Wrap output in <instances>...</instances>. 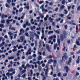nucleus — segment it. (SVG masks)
Returning a JSON list of instances; mask_svg holds the SVG:
<instances>
[{"label": "nucleus", "mask_w": 80, "mask_h": 80, "mask_svg": "<svg viewBox=\"0 0 80 80\" xmlns=\"http://www.w3.org/2000/svg\"><path fill=\"white\" fill-rule=\"evenodd\" d=\"M67 38V33L64 32L63 34H61L60 36V40L61 41H63V38Z\"/></svg>", "instance_id": "1"}, {"label": "nucleus", "mask_w": 80, "mask_h": 80, "mask_svg": "<svg viewBox=\"0 0 80 80\" xmlns=\"http://www.w3.org/2000/svg\"><path fill=\"white\" fill-rule=\"evenodd\" d=\"M50 62H52L53 63V67L55 68L56 67V65H57V60H53L52 59H50Z\"/></svg>", "instance_id": "2"}, {"label": "nucleus", "mask_w": 80, "mask_h": 80, "mask_svg": "<svg viewBox=\"0 0 80 80\" xmlns=\"http://www.w3.org/2000/svg\"><path fill=\"white\" fill-rule=\"evenodd\" d=\"M8 17V16L6 15H5V14H2L1 16L2 19H3L4 18H7Z\"/></svg>", "instance_id": "3"}, {"label": "nucleus", "mask_w": 80, "mask_h": 80, "mask_svg": "<svg viewBox=\"0 0 80 80\" xmlns=\"http://www.w3.org/2000/svg\"><path fill=\"white\" fill-rule=\"evenodd\" d=\"M64 69L66 70V72L67 73H68V70H69V68H68V67L66 66L64 67Z\"/></svg>", "instance_id": "4"}, {"label": "nucleus", "mask_w": 80, "mask_h": 80, "mask_svg": "<svg viewBox=\"0 0 80 80\" xmlns=\"http://www.w3.org/2000/svg\"><path fill=\"white\" fill-rule=\"evenodd\" d=\"M46 48L47 50L49 52H50V49L49 47V46L48 44L46 45Z\"/></svg>", "instance_id": "5"}, {"label": "nucleus", "mask_w": 80, "mask_h": 80, "mask_svg": "<svg viewBox=\"0 0 80 80\" xmlns=\"http://www.w3.org/2000/svg\"><path fill=\"white\" fill-rule=\"evenodd\" d=\"M65 54H64V56H63L62 58V60H63V58H65V60H67V58H68V57L67 56H65Z\"/></svg>", "instance_id": "6"}, {"label": "nucleus", "mask_w": 80, "mask_h": 80, "mask_svg": "<svg viewBox=\"0 0 80 80\" xmlns=\"http://www.w3.org/2000/svg\"><path fill=\"white\" fill-rule=\"evenodd\" d=\"M50 22H52V26H55V22H52V21L53 20V19H52V18H50Z\"/></svg>", "instance_id": "7"}, {"label": "nucleus", "mask_w": 80, "mask_h": 80, "mask_svg": "<svg viewBox=\"0 0 80 80\" xmlns=\"http://www.w3.org/2000/svg\"><path fill=\"white\" fill-rule=\"evenodd\" d=\"M80 56H78V59L77 60H76V62L78 64L79 63H80Z\"/></svg>", "instance_id": "8"}, {"label": "nucleus", "mask_w": 80, "mask_h": 80, "mask_svg": "<svg viewBox=\"0 0 80 80\" xmlns=\"http://www.w3.org/2000/svg\"><path fill=\"white\" fill-rule=\"evenodd\" d=\"M51 68L52 69V71L51 72V75H53V66L52 65L51 66Z\"/></svg>", "instance_id": "9"}, {"label": "nucleus", "mask_w": 80, "mask_h": 80, "mask_svg": "<svg viewBox=\"0 0 80 80\" xmlns=\"http://www.w3.org/2000/svg\"><path fill=\"white\" fill-rule=\"evenodd\" d=\"M64 8H65V6L63 5L61 6L60 8V10H63Z\"/></svg>", "instance_id": "10"}, {"label": "nucleus", "mask_w": 80, "mask_h": 80, "mask_svg": "<svg viewBox=\"0 0 80 80\" xmlns=\"http://www.w3.org/2000/svg\"><path fill=\"white\" fill-rule=\"evenodd\" d=\"M12 19L11 20H7L6 23L7 24H9L10 23V22H12Z\"/></svg>", "instance_id": "11"}, {"label": "nucleus", "mask_w": 80, "mask_h": 80, "mask_svg": "<svg viewBox=\"0 0 80 80\" xmlns=\"http://www.w3.org/2000/svg\"><path fill=\"white\" fill-rule=\"evenodd\" d=\"M72 61V58L70 57V58L69 59V60L68 62V65H69L70 63H71V62Z\"/></svg>", "instance_id": "12"}, {"label": "nucleus", "mask_w": 80, "mask_h": 80, "mask_svg": "<svg viewBox=\"0 0 80 80\" xmlns=\"http://www.w3.org/2000/svg\"><path fill=\"white\" fill-rule=\"evenodd\" d=\"M15 58V57H9L8 58V60H13Z\"/></svg>", "instance_id": "13"}, {"label": "nucleus", "mask_w": 80, "mask_h": 80, "mask_svg": "<svg viewBox=\"0 0 80 80\" xmlns=\"http://www.w3.org/2000/svg\"><path fill=\"white\" fill-rule=\"evenodd\" d=\"M5 27V25L3 24H0V27L1 28H4Z\"/></svg>", "instance_id": "14"}, {"label": "nucleus", "mask_w": 80, "mask_h": 80, "mask_svg": "<svg viewBox=\"0 0 80 80\" xmlns=\"http://www.w3.org/2000/svg\"><path fill=\"white\" fill-rule=\"evenodd\" d=\"M20 40L22 42H23V40H24V37L23 36H21L20 38Z\"/></svg>", "instance_id": "15"}, {"label": "nucleus", "mask_w": 80, "mask_h": 80, "mask_svg": "<svg viewBox=\"0 0 80 80\" xmlns=\"http://www.w3.org/2000/svg\"><path fill=\"white\" fill-rule=\"evenodd\" d=\"M76 43L78 45H80V43L79 42V41H78V40H76Z\"/></svg>", "instance_id": "16"}, {"label": "nucleus", "mask_w": 80, "mask_h": 80, "mask_svg": "<svg viewBox=\"0 0 80 80\" xmlns=\"http://www.w3.org/2000/svg\"><path fill=\"white\" fill-rule=\"evenodd\" d=\"M58 47V44H56L54 45V50H56V48H57V47Z\"/></svg>", "instance_id": "17"}, {"label": "nucleus", "mask_w": 80, "mask_h": 80, "mask_svg": "<svg viewBox=\"0 0 80 80\" xmlns=\"http://www.w3.org/2000/svg\"><path fill=\"white\" fill-rule=\"evenodd\" d=\"M22 10H23V8H21L19 9V12L21 13V12H22Z\"/></svg>", "instance_id": "18"}, {"label": "nucleus", "mask_w": 80, "mask_h": 80, "mask_svg": "<svg viewBox=\"0 0 80 80\" xmlns=\"http://www.w3.org/2000/svg\"><path fill=\"white\" fill-rule=\"evenodd\" d=\"M56 36L55 35H54L53 36H51L50 37V39H52V38H56Z\"/></svg>", "instance_id": "19"}, {"label": "nucleus", "mask_w": 80, "mask_h": 80, "mask_svg": "<svg viewBox=\"0 0 80 80\" xmlns=\"http://www.w3.org/2000/svg\"><path fill=\"white\" fill-rule=\"evenodd\" d=\"M26 77V74L25 73L23 75L21 76V77H22L23 78H25Z\"/></svg>", "instance_id": "20"}, {"label": "nucleus", "mask_w": 80, "mask_h": 80, "mask_svg": "<svg viewBox=\"0 0 80 80\" xmlns=\"http://www.w3.org/2000/svg\"><path fill=\"white\" fill-rule=\"evenodd\" d=\"M59 16L61 17H63L65 16V15L62 14H59Z\"/></svg>", "instance_id": "21"}, {"label": "nucleus", "mask_w": 80, "mask_h": 80, "mask_svg": "<svg viewBox=\"0 0 80 80\" xmlns=\"http://www.w3.org/2000/svg\"><path fill=\"white\" fill-rule=\"evenodd\" d=\"M1 23L3 24L5 23V20H2L1 21Z\"/></svg>", "instance_id": "22"}, {"label": "nucleus", "mask_w": 80, "mask_h": 80, "mask_svg": "<svg viewBox=\"0 0 80 80\" xmlns=\"http://www.w3.org/2000/svg\"><path fill=\"white\" fill-rule=\"evenodd\" d=\"M61 20V18H59L58 19H57L56 20V22H59V21H60V20Z\"/></svg>", "instance_id": "23"}, {"label": "nucleus", "mask_w": 80, "mask_h": 80, "mask_svg": "<svg viewBox=\"0 0 80 80\" xmlns=\"http://www.w3.org/2000/svg\"><path fill=\"white\" fill-rule=\"evenodd\" d=\"M55 32L58 33V34H59L60 33V31L58 30L54 31Z\"/></svg>", "instance_id": "24"}, {"label": "nucleus", "mask_w": 80, "mask_h": 80, "mask_svg": "<svg viewBox=\"0 0 80 80\" xmlns=\"http://www.w3.org/2000/svg\"><path fill=\"white\" fill-rule=\"evenodd\" d=\"M5 6L6 7H8V8H10V6L7 4V3H6Z\"/></svg>", "instance_id": "25"}, {"label": "nucleus", "mask_w": 80, "mask_h": 80, "mask_svg": "<svg viewBox=\"0 0 80 80\" xmlns=\"http://www.w3.org/2000/svg\"><path fill=\"white\" fill-rule=\"evenodd\" d=\"M62 5H65V0L62 1Z\"/></svg>", "instance_id": "26"}, {"label": "nucleus", "mask_w": 80, "mask_h": 80, "mask_svg": "<svg viewBox=\"0 0 80 80\" xmlns=\"http://www.w3.org/2000/svg\"><path fill=\"white\" fill-rule=\"evenodd\" d=\"M22 31H23V29H21L20 30V32L19 34V35H20L21 34H22Z\"/></svg>", "instance_id": "27"}, {"label": "nucleus", "mask_w": 80, "mask_h": 80, "mask_svg": "<svg viewBox=\"0 0 80 80\" xmlns=\"http://www.w3.org/2000/svg\"><path fill=\"white\" fill-rule=\"evenodd\" d=\"M64 11L65 12V14L66 15H67V13H68V11H67V10L65 9L64 10Z\"/></svg>", "instance_id": "28"}, {"label": "nucleus", "mask_w": 80, "mask_h": 80, "mask_svg": "<svg viewBox=\"0 0 80 80\" xmlns=\"http://www.w3.org/2000/svg\"><path fill=\"white\" fill-rule=\"evenodd\" d=\"M71 8H72L71 6H68V10L69 11L70 10Z\"/></svg>", "instance_id": "29"}, {"label": "nucleus", "mask_w": 80, "mask_h": 80, "mask_svg": "<svg viewBox=\"0 0 80 80\" xmlns=\"http://www.w3.org/2000/svg\"><path fill=\"white\" fill-rule=\"evenodd\" d=\"M11 72H13V71H15V69H13L12 68H11L10 69Z\"/></svg>", "instance_id": "30"}, {"label": "nucleus", "mask_w": 80, "mask_h": 80, "mask_svg": "<svg viewBox=\"0 0 80 80\" xmlns=\"http://www.w3.org/2000/svg\"><path fill=\"white\" fill-rule=\"evenodd\" d=\"M42 56H39L38 58V60H42Z\"/></svg>", "instance_id": "31"}, {"label": "nucleus", "mask_w": 80, "mask_h": 80, "mask_svg": "<svg viewBox=\"0 0 80 80\" xmlns=\"http://www.w3.org/2000/svg\"><path fill=\"white\" fill-rule=\"evenodd\" d=\"M25 72H26V70H24L22 71L21 73L22 74H23V73H25Z\"/></svg>", "instance_id": "32"}, {"label": "nucleus", "mask_w": 80, "mask_h": 80, "mask_svg": "<svg viewBox=\"0 0 80 80\" xmlns=\"http://www.w3.org/2000/svg\"><path fill=\"white\" fill-rule=\"evenodd\" d=\"M7 2L9 4H10V2H11V0H7Z\"/></svg>", "instance_id": "33"}, {"label": "nucleus", "mask_w": 80, "mask_h": 80, "mask_svg": "<svg viewBox=\"0 0 80 80\" xmlns=\"http://www.w3.org/2000/svg\"><path fill=\"white\" fill-rule=\"evenodd\" d=\"M26 8L27 10H29V6H27V7H25L24 8Z\"/></svg>", "instance_id": "34"}, {"label": "nucleus", "mask_w": 80, "mask_h": 80, "mask_svg": "<svg viewBox=\"0 0 80 80\" xmlns=\"http://www.w3.org/2000/svg\"><path fill=\"white\" fill-rule=\"evenodd\" d=\"M45 75L46 76H47L48 75V72H47V71H46L45 72Z\"/></svg>", "instance_id": "35"}, {"label": "nucleus", "mask_w": 80, "mask_h": 80, "mask_svg": "<svg viewBox=\"0 0 80 80\" xmlns=\"http://www.w3.org/2000/svg\"><path fill=\"white\" fill-rule=\"evenodd\" d=\"M60 39H58V42L59 45H60Z\"/></svg>", "instance_id": "36"}, {"label": "nucleus", "mask_w": 80, "mask_h": 80, "mask_svg": "<svg viewBox=\"0 0 80 80\" xmlns=\"http://www.w3.org/2000/svg\"><path fill=\"white\" fill-rule=\"evenodd\" d=\"M39 4H42V3H44V1H40L39 2Z\"/></svg>", "instance_id": "37"}, {"label": "nucleus", "mask_w": 80, "mask_h": 80, "mask_svg": "<svg viewBox=\"0 0 80 80\" xmlns=\"http://www.w3.org/2000/svg\"><path fill=\"white\" fill-rule=\"evenodd\" d=\"M8 34L9 35H13V33H12L11 32H9L8 33Z\"/></svg>", "instance_id": "38"}, {"label": "nucleus", "mask_w": 80, "mask_h": 80, "mask_svg": "<svg viewBox=\"0 0 80 80\" xmlns=\"http://www.w3.org/2000/svg\"><path fill=\"white\" fill-rule=\"evenodd\" d=\"M26 25H28V20H27V21H26Z\"/></svg>", "instance_id": "39"}, {"label": "nucleus", "mask_w": 80, "mask_h": 80, "mask_svg": "<svg viewBox=\"0 0 80 80\" xmlns=\"http://www.w3.org/2000/svg\"><path fill=\"white\" fill-rule=\"evenodd\" d=\"M31 36H33V32H32L30 33Z\"/></svg>", "instance_id": "40"}, {"label": "nucleus", "mask_w": 80, "mask_h": 80, "mask_svg": "<svg viewBox=\"0 0 80 80\" xmlns=\"http://www.w3.org/2000/svg\"><path fill=\"white\" fill-rule=\"evenodd\" d=\"M35 35L36 37H37V38H39V36L38 34H35Z\"/></svg>", "instance_id": "41"}, {"label": "nucleus", "mask_w": 80, "mask_h": 80, "mask_svg": "<svg viewBox=\"0 0 80 80\" xmlns=\"http://www.w3.org/2000/svg\"><path fill=\"white\" fill-rule=\"evenodd\" d=\"M11 30H15V28H11Z\"/></svg>", "instance_id": "42"}, {"label": "nucleus", "mask_w": 80, "mask_h": 80, "mask_svg": "<svg viewBox=\"0 0 80 80\" xmlns=\"http://www.w3.org/2000/svg\"><path fill=\"white\" fill-rule=\"evenodd\" d=\"M40 16H41V18L42 19H43L44 18V16L41 14L40 15Z\"/></svg>", "instance_id": "43"}, {"label": "nucleus", "mask_w": 80, "mask_h": 80, "mask_svg": "<svg viewBox=\"0 0 80 80\" xmlns=\"http://www.w3.org/2000/svg\"><path fill=\"white\" fill-rule=\"evenodd\" d=\"M61 73H59L58 74V77H60V76H61Z\"/></svg>", "instance_id": "44"}, {"label": "nucleus", "mask_w": 80, "mask_h": 80, "mask_svg": "<svg viewBox=\"0 0 80 80\" xmlns=\"http://www.w3.org/2000/svg\"><path fill=\"white\" fill-rule=\"evenodd\" d=\"M6 75H7L8 77H9L10 76V73L8 72L6 73Z\"/></svg>", "instance_id": "45"}, {"label": "nucleus", "mask_w": 80, "mask_h": 80, "mask_svg": "<svg viewBox=\"0 0 80 80\" xmlns=\"http://www.w3.org/2000/svg\"><path fill=\"white\" fill-rule=\"evenodd\" d=\"M77 10H78V11H79L80 10V6H79L77 9Z\"/></svg>", "instance_id": "46"}, {"label": "nucleus", "mask_w": 80, "mask_h": 80, "mask_svg": "<svg viewBox=\"0 0 80 80\" xmlns=\"http://www.w3.org/2000/svg\"><path fill=\"white\" fill-rule=\"evenodd\" d=\"M26 26H27V25H26V24H24L23 25V28H26Z\"/></svg>", "instance_id": "47"}, {"label": "nucleus", "mask_w": 80, "mask_h": 80, "mask_svg": "<svg viewBox=\"0 0 80 80\" xmlns=\"http://www.w3.org/2000/svg\"><path fill=\"white\" fill-rule=\"evenodd\" d=\"M79 75V73L76 72V75L75 76V77H76V76H78Z\"/></svg>", "instance_id": "48"}, {"label": "nucleus", "mask_w": 80, "mask_h": 80, "mask_svg": "<svg viewBox=\"0 0 80 80\" xmlns=\"http://www.w3.org/2000/svg\"><path fill=\"white\" fill-rule=\"evenodd\" d=\"M25 35L26 37H28V33H25Z\"/></svg>", "instance_id": "49"}, {"label": "nucleus", "mask_w": 80, "mask_h": 80, "mask_svg": "<svg viewBox=\"0 0 80 80\" xmlns=\"http://www.w3.org/2000/svg\"><path fill=\"white\" fill-rule=\"evenodd\" d=\"M67 43H68V44H70V40H68L67 41Z\"/></svg>", "instance_id": "50"}, {"label": "nucleus", "mask_w": 80, "mask_h": 80, "mask_svg": "<svg viewBox=\"0 0 80 80\" xmlns=\"http://www.w3.org/2000/svg\"><path fill=\"white\" fill-rule=\"evenodd\" d=\"M58 8H56L55 11H56V12H58Z\"/></svg>", "instance_id": "51"}, {"label": "nucleus", "mask_w": 80, "mask_h": 80, "mask_svg": "<svg viewBox=\"0 0 80 80\" xmlns=\"http://www.w3.org/2000/svg\"><path fill=\"white\" fill-rule=\"evenodd\" d=\"M55 15H56V14H52V18H54V17H55Z\"/></svg>", "instance_id": "52"}, {"label": "nucleus", "mask_w": 80, "mask_h": 80, "mask_svg": "<svg viewBox=\"0 0 80 80\" xmlns=\"http://www.w3.org/2000/svg\"><path fill=\"white\" fill-rule=\"evenodd\" d=\"M67 76V73H65L63 74V76L64 77H66V76Z\"/></svg>", "instance_id": "53"}, {"label": "nucleus", "mask_w": 80, "mask_h": 80, "mask_svg": "<svg viewBox=\"0 0 80 80\" xmlns=\"http://www.w3.org/2000/svg\"><path fill=\"white\" fill-rule=\"evenodd\" d=\"M63 19H62L61 20L60 23H63Z\"/></svg>", "instance_id": "54"}, {"label": "nucleus", "mask_w": 80, "mask_h": 80, "mask_svg": "<svg viewBox=\"0 0 80 80\" xmlns=\"http://www.w3.org/2000/svg\"><path fill=\"white\" fill-rule=\"evenodd\" d=\"M35 44L36 46H37V41H35Z\"/></svg>", "instance_id": "55"}, {"label": "nucleus", "mask_w": 80, "mask_h": 80, "mask_svg": "<svg viewBox=\"0 0 80 80\" xmlns=\"http://www.w3.org/2000/svg\"><path fill=\"white\" fill-rule=\"evenodd\" d=\"M44 21H47V18H46V17L44 18Z\"/></svg>", "instance_id": "56"}, {"label": "nucleus", "mask_w": 80, "mask_h": 80, "mask_svg": "<svg viewBox=\"0 0 80 80\" xmlns=\"http://www.w3.org/2000/svg\"><path fill=\"white\" fill-rule=\"evenodd\" d=\"M75 6L74 5H73L72 7V9L73 10L74 9V8H75Z\"/></svg>", "instance_id": "57"}, {"label": "nucleus", "mask_w": 80, "mask_h": 80, "mask_svg": "<svg viewBox=\"0 0 80 80\" xmlns=\"http://www.w3.org/2000/svg\"><path fill=\"white\" fill-rule=\"evenodd\" d=\"M27 67H30V65L28 64H26Z\"/></svg>", "instance_id": "58"}, {"label": "nucleus", "mask_w": 80, "mask_h": 80, "mask_svg": "<svg viewBox=\"0 0 80 80\" xmlns=\"http://www.w3.org/2000/svg\"><path fill=\"white\" fill-rule=\"evenodd\" d=\"M12 6H15V3H12Z\"/></svg>", "instance_id": "59"}, {"label": "nucleus", "mask_w": 80, "mask_h": 80, "mask_svg": "<svg viewBox=\"0 0 80 80\" xmlns=\"http://www.w3.org/2000/svg\"><path fill=\"white\" fill-rule=\"evenodd\" d=\"M11 27H12V25H10L9 27V30H10L11 29Z\"/></svg>", "instance_id": "60"}, {"label": "nucleus", "mask_w": 80, "mask_h": 80, "mask_svg": "<svg viewBox=\"0 0 80 80\" xmlns=\"http://www.w3.org/2000/svg\"><path fill=\"white\" fill-rule=\"evenodd\" d=\"M19 68L20 70H22V68L21 67H19Z\"/></svg>", "instance_id": "61"}, {"label": "nucleus", "mask_w": 80, "mask_h": 80, "mask_svg": "<svg viewBox=\"0 0 80 80\" xmlns=\"http://www.w3.org/2000/svg\"><path fill=\"white\" fill-rule=\"evenodd\" d=\"M71 55H74V52H72L71 53Z\"/></svg>", "instance_id": "62"}, {"label": "nucleus", "mask_w": 80, "mask_h": 80, "mask_svg": "<svg viewBox=\"0 0 80 80\" xmlns=\"http://www.w3.org/2000/svg\"><path fill=\"white\" fill-rule=\"evenodd\" d=\"M2 58H4L5 57V56L4 55H2Z\"/></svg>", "instance_id": "63"}, {"label": "nucleus", "mask_w": 80, "mask_h": 80, "mask_svg": "<svg viewBox=\"0 0 80 80\" xmlns=\"http://www.w3.org/2000/svg\"><path fill=\"white\" fill-rule=\"evenodd\" d=\"M77 53L78 54V53H80V50H79L77 52Z\"/></svg>", "instance_id": "64"}]
</instances>
